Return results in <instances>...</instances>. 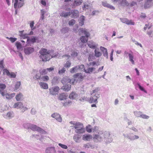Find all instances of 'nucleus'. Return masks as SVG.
I'll return each instance as SVG.
<instances>
[{
  "label": "nucleus",
  "instance_id": "f257e3e1",
  "mask_svg": "<svg viewBox=\"0 0 153 153\" xmlns=\"http://www.w3.org/2000/svg\"><path fill=\"white\" fill-rule=\"evenodd\" d=\"M39 53L40 54L39 57L43 61H48L51 58L49 51L46 49H41L39 51Z\"/></svg>",
  "mask_w": 153,
  "mask_h": 153
},
{
  "label": "nucleus",
  "instance_id": "f03ea898",
  "mask_svg": "<svg viewBox=\"0 0 153 153\" xmlns=\"http://www.w3.org/2000/svg\"><path fill=\"white\" fill-rule=\"evenodd\" d=\"M92 96L90 97L88 100V102L90 103H95L97 104V99L99 95L98 91L96 90L93 91V93L91 94Z\"/></svg>",
  "mask_w": 153,
  "mask_h": 153
},
{
  "label": "nucleus",
  "instance_id": "7ed1b4c3",
  "mask_svg": "<svg viewBox=\"0 0 153 153\" xmlns=\"http://www.w3.org/2000/svg\"><path fill=\"white\" fill-rule=\"evenodd\" d=\"M74 127L76 129L75 132L78 134H82L85 132V129L83 128V126L82 123H78L74 124Z\"/></svg>",
  "mask_w": 153,
  "mask_h": 153
},
{
  "label": "nucleus",
  "instance_id": "20e7f679",
  "mask_svg": "<svg viewBox=\"0 0 153 153\" xmlns=\"http://www.w3.org/2000/svg\"><path fill=\"white\" fill-rule=\"evenodd\" d=\"M74 79H72L73 81L72 82V84L74 85L75 82H76L77 81L76 80V79H77V80L79 81H82L85 76L83 75L81 73H77L73 75Z\"/></svg>",
  "mask_w": 153,
  "mask_h": 153
},
{
  "label": "nucleus",
  "instance_id": "39448f33",
  "mask_svg": "<svg viewBox=\"0 0 153 153\" xmlns=\"http://www.w3.org/2000/svg\"><path fill=\"white\" fill-rule=\"evenodd\" d=\"M24 4L23 0H15L14 7L16 9L17 7L19 8L22 6Z\"/></svg>",
  "mask_w": 153,
  "mask_h": 153
},
{
  "label": "nucleus",
  "instance_id": "423d86ee",
  "mask_svg": "<svg viewBox=\"0 0 153 153\" xmlns=\"http://www.w3.org/2000/svg\"><path fill=\"white\" fill-rule=\"evenodd\" d=\"M59 88L58 87H55L50 88L49 89L50 93L53 95L57 94Z\"/></svg>",
  "mask_w": 153,
  "mask_h": 153
},
{
  "label": "nucleus",
  "instance_id": "0eeeda50",
  "mask_svg": "<svg viewBox=\"0 0 153 153\" xmlns=\"http://www.w3.org/2000/svg\"><path fill=\"white\" fill-rule=\"evenodd\" d=\"M24 31V30L22 31H19L20 33L19 36L21 37L23 39H27V43H29L30 38L28 36V34H27L23 33Z\"/></svg>",
  "mask_w": 153,
  "mask_h": 153
},
{
  "label": "nucleus",
  "instance_id": "6e6552de",
  "mask_svg": "<svg viewBox=\"0 0 153 153\" xmlns=\"http://www.w3.org/2000/svg\"><path fill=\"white\" fill-rule=\"evenodd\" d=\"M51 117L53 118H55L57 121L59 122H61L62 121V118L61 116L57 113H54L52 114Z\"/></svg>",
  "mask_w": 153,
  "mask_h": 153
},
{
  "label": "nucleus",
  "instance_id": "1a4fd4ad",
  "mask_svg": "<svg viewBox=\"0 0 153 153\" xmlns=\"http://www.w3.org/2000/svg\"><path fill=\"white\" fill-rule=\"evenodd\" d=\"M73 81L72 79H71L68 77H64L61 80V82L63 84H68L70 83L72 84V82Z\"/></svg>",
  "mask_w": 153,
  "mask_h": 153
},
{
  "label": "nucleus",
  "instance_id": "9d476101",
  "mask_svg": "<svg viewBox=\"0 0 153 153\" xmlns=\"http://www.w3.org/2000/svg\"><path fill=\"white\" fill-rule=\"evenodd\" d=\"M13 107L14 108H24V109H27L26 107H24L23 103L21 102H17L15 103L13 106Z\"/></svg>",
  "mask_w": 153,
  "mask_h": 153
},
{
  "label": "nucleus",
  "instance_id": "9b49d317",
  "mask_svg": "<svg viewBox=\"0 0 153 153\" xmlns=\"http://www.w3.org/2000/svg\"><path fill=\"white\" fill-rule=\"evenodd\" d=\"M4 74H6L8 76L11 78H15L16 77V75L15 73L13 72L10 73L7 69H4Z\"/></svg>",
  "mask_w": 153,
  "mask_h": 153
},
{
  "label": "nucleus",
  "instance_id": "f8f14e48",
  "mask_svg": "<svg viewBox=\"0 0 153 153\" xmlns=\"http://www.w3.org/2000/svg\"><path fill=\"white\" fill-rule=\"evenodd\" d=\"M131 53H128L126 51H125L124 52V53L125 54H128L129 60V61L131 62L132 64H134V61L133 60L134 59V56L133 55V52L131 51Z\"/></svg>",
  "mask_w": 153,
  "mask_h": 153
},
{
  "label": "nucleus",
  "instance_id": "ddd939ff",
  "mask_svg": "<svg viewBox=\"0 0 153 153\" xmlns=\"http://www.w3.org/2000/svg\"><path fill=\"white\" fill-rule=\"evenodd\" d=\"M31 129L34 131H37L39 132H41L43 131V129L35 125H32L30 126Z\"/></svg>",
  "mask_w": 153,
  "mask_h": 153
},
{
  "label": "nucleus",
  "instance_id": "4468645a",
  "mask_svg": "<svg viewBox=\"0 0 153 153\" xmlns=\"http://www.w3.org/2000/svg\"><path fill=\"white\" fill-rule=\"evenodd\" d=\"M34 51V48L29 47L26 48L24 49L25 53L26 54H29L33 52Z\"/></svg>",
  "mask_w": 153,
  "mask_h": 153
},
{
  "label": "nucleus",
  "instance_id": "2eb2a0df",
  "mask_svg": "<svg viewBox=\"0 0 153 153\" xmlns=\"http://www.w3.org/2000/svg\"><path fill=\"white\" fill-rule=\"evenodd\" d=\"M100 49L102 52L103 56L107 59L108 58V53L106 48L103 47L101 46L100 47Z\"/></svg>",
  "mask_w": 153,
  "mask_h": 153
},
{
  "label": "nucleus",
  "instance_id": "dca6fc26",
  "mask_svg": "<svg viewBox=\"0 0 153 153\" xmlns=\"http://www.w3.org/2000/svg\"><path fill=\"white\" fill-rule=\"evenodd\" d=\"M6 88V86L4 84L0 83V93L3 97H4L5 95L3 90Z\"/></svg>",
  "mask_w": 153,
  "mask_h": 153
},
{
  "label": "nucleus",
  "instance_id": "f3484780",
  "mask_svg": "<svg viewBox=\"0 0 153 153\" xmlns=\"http://www.w3.org/2000/svg\"><path fill=\"white\" fill-rule=\"evenodd\" d=\"M79 30V32H81L82 33H84L85 36L88 37L90 36L89 33L88 31L86 29L82 28H80Z\"/></svg>",
  "mask_w": 153,
  "mask_h": 153
},
{
  "label": "nucleus",
  "instance_id": "a211bd4d",
  "mask_svg": "<svg viewBox=\"0 0 153 153\" xmlns=\"http://www.w3.org/2000/svg\"><path fill=\"white\" fill-rule=\"evenodd\" d=\"M122 22L125 23L128 25H134V22H133L131 20H129L127 19L124 18L123 19Z\"/></svg>",
  "mask_w": 153,
  "mask_h": 153
},
{
  "label": "nucleus",
  "instance_id": "6ab92c4d",
  "mask_svg": "<svg viewBox=\"0 0 153 153\" xmlns=\"http://www.w3.org/2000/svg\"><path fill=\"white\" fill-rule=\"evenodd\" d=\"M102 5L105 7H106L108 8H109L111 10H114L115 9V8L113 6L105 2H102Z\"/></svg>",
  "mask_w": 153,
  "mask_h": 153
},
{
  "label": "nucleus",
  "instance_id": "aec40b11",
  "mask_svg": "<svg viewBox=\"0 0 153 153\" xmlns=\"http://www.w3.org/2000/svg\"><path fill=\"white\" fill-rule=\"evenodd\" d=\"M68 97V95L65 93H62L59 94V99L60 100H63L66 99Z\"/></svg>",
  "mask_w": 153,
  "mask_h": 153
},
{
  "label": "nucleus",
  "instance_id": "412c9836",
  "mask_svg": "<svg viewBox=\"0 0 153 153\" xmlns=\"http://www.w3.org/2000/svg\"><path fill=\"white\" fill-rule=\"evenodd\" d=\"M79 12L77 10H73L71 14L72 13V17L74 18H76L79 16Z\"/></svg>",
  "mask_w": 153,
  "mask_h": 153
},
{
  "label": "nucleus",
  "instance_id": "4be33fe9",
  "mask_svg": "<svg viewBox=\"0 0 153 153\" xmlns=\"http://www.w3.org/2000/svg\"><path fill=\"white\" fill-rule=\"evenodd\" d=\"M39 84L42 88L44 89H47L48 88V87L47 84L42 82H40Z\"/></svg>",
  "mask_w": 153,
  "mask_h": 153
},
{
  "label": "nucleus",
  "instance_id": "5701e85b",
  "mask_svg": "<svg viewBox=\"0 0 153 153\" xmlns=\"http://www.w3.org/2000/svg\"><path fill=\"white\" fill-rule=\"evenodd\" d=\"M85 17L83 16H81L79 19V24L82 26L84 24V21L85 20Z\"/></svg>",
  "mask_w": 153,
  "mask_h": 153
},
{
  "label": "nucleus",
  "instance_id": "b1692460",
  "mask_svg": "<svg viewBox=\"0 0 153 153\" xmlns=\"http://www.w3.org/2000/svg\"><path fill=\"white\" fill-rule=\"evenodd\" d=\"M71 14V12H65V11L62 12L61 13L60 15L62 17H67L69 16H70Z\"/></svg>",
  "mask_w": 153,
  "mask_h": 153
},
{
  "label": "nucleus",
  "instance_id": "393cba45",
  "mask_svg": "<svg viewBox=\"0 0 153 153\" xmlns=\"http://www.w3.org/2000/svg\"><path fill=\"white\" fill-rule=\"evenodd\" d=\"M77 96V95L75 92H72L69 95V98L71 99H74Z\"/></svg>",
  "mask_w": 153,
  "mask_h": 153
},
{
  "label": "nucleus",
  "instance_id": "a878e982",
  "mask_svg": "<svg viewBox=\"0 0 153 153\" xmlns=\"http://www.w3.org/2000/svg\"><path fill=\"white\" fill-rule=\"evenodd\" d=\"M88 37L85 36H82L80 38L81 42L83 43L87 42L88 40Z\"/></svg>",
  "mask_w": 153,
  "mask_h": 153
},
{
  "label": "nucleus",
  "instance_id": "bb28decb",
  "mask_svg": "<svg viewBox=\"0 0 153 153\" xmlns=\"http://www.w3.org/2000/svg\"><path fill=\"white\" fill-rule=\"evenodd\" d=\"M71 88V85H65L62 87V89L65 91H68L70 90Z\"/></svg>",
  "mask_w": 153,
  "mask_h": 153
},
{
  "label": "nucleus",
  "instance_id": "cd10ccee",
  "mask_svg": "<svg viewBox=\"0 0 153 153\" xmlns=\"http://www.w3.org/2000/svg\"><path fill=\"white\" fill-rule=\"evenodd\" d=\"M15 95V93H13L12 94H10L9 93H7L5 94V96L6 98L7 99H11L13 98Z\"/></svg>",
  "mask_w": 153,
  "mask_h": 153
},
{
  "label": "nucleus",
  "instance_id": "c85d7f7f",
  "mask_svg": "<svg viewBox=\"0 0 153 153\" xmlns=\"http://www.w3.org/2000/svg\"><path fill=\"white\" fill-rule=\"evenodd\" d=\"M84 140L89 141L92 139V136L91 135H84L82 137Z\"/></svg>",
  "mask_w": 153,
  "mask_h": 153
},
{
  "label": "nucleus",
  "instance_id": "c756f323",
  "mask_svg": "<svg viewBox=\"0 0 153 153\" xmlns=\"http://www.w3.org/2000/svg\"><path fill=\"white\" fill-rule=\"evenodd\" d=\"M82 0H75L74 2V5L76 6H79L82 4Z\"/></svg>",
  "mask_w": 153,
  "mask_h": 153
},
{
  "label": "nucleus",
  "instance_id": "7c9ffc66",
  "mask_svg": "<svg viewBox=\"0 0 153 153\" xmlns=\"http://www.w3.org/2000/svg\"><path fill=\"white\" fill-rule=\"evenodd\" d=\"M95 56L96 57H98L102 55V53L99 51V49H96L94 51Z\"/></svg>",
  "mask_w": 153,
  "mask_h": 153
},
{
  "label": "nucleus",
  "instance_id": "2f4dec72",
  "mask_svg": "<svg viewBox=\"0 0 153 153\" xmlns=\"http://www.w3.org/2000/svg\"><path fill=\"white\" fill-rule=\"evenodd\" d=\"M95 69V68H89L86 69H84V71L86 73H90L92 72Z\"/></svg>",
  "mask_w": 153,
  "mask_h": 153
},
{
  "label": "nucleus",
  "instance_id": "473e14b6",
  "mask_svg": "<svg viewBox=\"0 0 153 153\" xmlns=\"http://www.w3.org/2000/svg\"><path fill=\"white\" fill-rule=\"evenodd\" d=\"M22 97L23 95L21 93H19L16 96L15 98L17 101H19L22 98Z\"/></svg>",
  "mask_w": 153,
  "mask_h": 153
},
{
  "label": "nucleus",
  "instance_id": "72a5a7b5",
  "mask_svg": "<svg viewBox=\"0 0 153 153\" xmlns=\"http://www.w3.org/2000/svg\"><path fill=\"white\" fill-rule=\"evenodd\" d=\"M88 45V46L91 48L94 49L96 48V46L93 42L89 41Z\"/></svg>",
  "mask_w": 153,
  "mask_h": 153
},
{
  "label": "nucleus",
  "instance_id": "f704fd0d",
  "mask_svg": "<svg viewBox=\"0 0 153 153\" xmlns=\"http://www.w3.org/2000/svg\"><path fill=\"white\" fill-rule=\"evenodd\" d=\"M120 4L124 6H128L129 5V3L126 0H122L120 3Z\"/></svg>",
  "mask_w": 153,
  "mask_h": 153
},
{
  "label": "nucleus",
  "instance_id": "c9c22d12",
  "mask_svg": "<svg viewBox=\"0 0 153 153\" xmlns=\"http://www.w3.org/2000/svg\"><path fill=\"white\" fill-rule=\"evenodd\" d=\"M93 138L94 139H96L98 141H100L102 140V138L99 135L95 134L94 135Z\"/></svg>",
  "mask_w": 153,
  "mask_h": 153
},
{
  "label": "nucleus",
  "instance_id": "e433bc0d",
  "mask_svg": "<svg viewBox=\"0 0 153 153\" xmlns=\"http://www.w3.org/2000/svg\"><path fill=\"white\" fill-rule=\"evenodd\" d=\"M38 39V38L35 36H33L30 39L29 41V42H30L33 43H34L36 42V40H37Z\"/></svg>",
  "mask_w": 153,
  "mask_h": 153
},
{
  "label": "nucleus",
  "instance_id": "4c0bfd02",
  "mask_svg": "<svg viewBox=\"0 0 153 153\" xmlns=\"http://www.w3.org/2000/svg\"><path fill=\"white\" fill-rule=\"evenodd\" d=\"M78 70V68L77 66H76L70 69V71L71 73L73 74L75 72H76Z\"/></svg>",
  "mask_w": 153,
  "mask_h": 153
},
{
  "label": "nucleus",
  "instance_id": "58836bf2",
  "mask_svg": "<svg viewBox=\"0 0 153 153\" xmlns=\"http://www.w3.org/2000/svg\"><path fill=\"white\" fill-rule=\"evenodd\" d=\"M41 79L44 81H47L49 79V76L47 75H45L42 76Z\"/></svg>",
  "mask_w": 153,
  "mask_h": 153
},
{
  "label": "nucleus",
  "instance_id": "ea45409f",
  "mask_svg": "<svg viewBox=\"0 0 153 153\" xmlns=\"http://www.w3.org/2000/svg\"><path fill=\"white\" fill-rule=\"evenodd\" d=\"M146 3L144 4V7L145 8H147L148 7H150V6L148 4V3L151 2V1H152V0H146Z\"/></svg>",
  "mask_w": 153,
  "mask_h": 153
},
{
  "label": "nucleus",
  "instance_id": "a19ab883",
  "mask_svg": "<svg viewBox=\"0 0 153 153\" xmlns=\"http://www.w3.org/2000/svg\"><path fill=\"white\" fill-rule=\"evenodd\" d=\"M71 65V63L69 61H67L64 64V66L65 68H69Z\"/></svg>",
  "mask_w": 153,
  "mask_h": 153
},
{
  "label": "nucleus",
  "instance_id": "79ce46f5",
  "mask_svg": "<svg viewBox=\"0 0 153 153\" xmlns=\"http://www.w3.org/2000/svg\"><path fill=\"white\" fill-rule=\"evenodd\" d=\"M86 130L87 132L90 133L92 131V128L91 126L90 125H88L87 126L86 128Z\"/></svg>",
  "mask_w": 153,
  "mask_h": 153
},
{
  "label": "nucleus",
  "instance_id": "37998d69",
  "mask_svg": "<svg viewBox=\"0 0 153 153\" xmlns=\"http://www.w3.org/2000/svg\"><path fill=\"white\" fill-rule=\"evenodd\" d=\"M21 85V82H17L16 85L15 87V90H17L18 89L20 86Z\"/></svg>",
  "mask_w": 153,
  "mask_h": 153
},
{
  "label": "nucleus",
  "instance_id": "c03bdc74",
  "mask_svg": "<svg viewBox=\"0 0 153 153\" xmlns=\"http://www.w3.org/2000/svg\"><path fill=\"white\" fill-rule=\"evenodd\" d=\"M139 138V137L138 136L134 135L133 136L129 138V139L131 140H134L135 139H138Z\"/></svg>",
  "mask_w": 153,
  "mask_h": 153
},
{
  "label": "nucleus",
  "instance_id": "a18cd8bd",
  "mask_svg": "<svg viewBox=\"0 0 153 153\" xmlns=\"http://www.w3.org/2000/svg\"><path fill=\"white\" fill-rule=\"evenodd\" d=\"M75 23V21L74 19H72L70 21L68 22V24L69 25H73Z\"/></svg>",
  "mask_w": 153,
  "mask_h": 153
},
{
  "label": "nucleus",
  "instance_id": "49530a36",
  "mask_svg": "<svg viewBox=\"0 0 153 153\" xmlns=\"http://www.w3.org/2000/svg\"><path fill=\"white\" fill-rule=\"evenodd\" d=\"M7 38L9 39L12 43L14 42L17 40L16 38L13 37L8 38L7 37Z\"/></svg>",
  "mask_w": 153,
  "mask_h": 153
},
{
  "label": "nucleus",
  "instance_id": "de8ad7c7",
  "mask_svg": "<svg viewBox=\"0 0 153 153\" xmlns=\"http://www.w3.org/2000/svg\"><path fill=\"white\" fill-rule=\"evenodd\" d=\"M34 24V22L33 21H32L30 23V27H31L32 30H33L35 29V27H33Z\"/></svg>",
  "mask_w": 153,
  "mask_h": 153
},
{
  "label": "nucleus",
  "instance_id": "09e8293b",
  "mask_svg": "<svg viewBox=\"0 0 153 153\" xmlns=\"http://www.w3.org/2000/svg\"><path fill=\"white\" fill-rule=\"evenodd\" d=\"M47 69L42 70L41 72H40L41 74L42 75H44L47 74Z\"/></svg>",
  "mask_w": 153,
  "mask_h": 153
},
{
  "label": "nucleus",
  "instance_id": "8fccbe9b",
  "mask_svg": "<svg viewBox=\"0 0 153 153\" xmlns=\"http://www.w3.org/2000/svg\"><path fill=\"white\" fill-rule=\"evenodd\" d=\"M59 145L63 149H66L68 148L67 146L65 145L59 143Z\"/></svg>",
  "mask_w": 153,
  "mask_h": 153
},
{
  "label": "nucleus",
  "instance_id": "3c124183",
  "mask_svg": "<svg viewBox=\"0 0 153 153\" xmlns=\"http://www.w3.org/2000/svg\"><path fill=\"white\" fill-rule=\"evenodd\" d=\"M77 67L78 68V69H80V70H82V69H85L84 68L85 66L84 65H79L77 66Z\"/></svg>",
  "mask_w": 153,
  "mask_h": 153
},
{
  "label": "nucleus",
  "instance_id": "603ef678",
  "mask_svg": "<svg viewBox=\"0 0 153 153\" xmlns=\"http://www.w3.org/2000/svg\"><path fill=\"white\" fill-rule=\"evenodd\" d=\"M65 71V70L64 68H62L61 70H59L58 73L59 74H62L64 73Z\"/></svg>",
  "mask_w": 153,
  "mask_h": 153
},
{
  "label": "nucleus",
  "instance_id": "864d4df0",
  "mask_svg": "<svg viewBox=\"0 0 153 153\" xmlns=\"http://www.w3.org/2000/svg\"><path fill=\"white\" fill-rule=\"evenodd\" d=\"M140 117L143 119H148L149 118V117L145 114H141L140 115Z\"/></svg>",
  "mask_w": 153,
  "mask_h": 153
},
{
  "label": "nucleus",
  "instance_id": "5fc2aeb1",
  "mask_svg": "<svg viewBox=\"0 0 153 153\" xmlns=\"http://www.w3.org/2000/svg\"><path fill=\"white\" fill-rule=\"evenodd\" d=\"M72 103V102L71 101H68V102H65L64 103V106H66L67 105H69Z\"/></svg>",
  "mask_w": 153,
  "mask_h": 153
},
{
  "label": "nucleus",
  "instance_id": "6e6d98bb",
  "mask_svg": "<svg viewBox=\"0 0 153 153\" xmlns=\"http://www.w3.org/2000/svg\"><path fill=\"white\" fill-rule=\"evenodd\" d=\"M139 86V89L142 91H143L144 92H145V93H146V91H145L144 89L143 88V87H142L139 84H137Z\"/></svg>",
  "mask_w": 153,
  "mask_h": 153
},
{
  "label": "nucleus",
  "instance_id": "4d7b16f0",
  "mask_svg": "<svg viewBox=\"0 0 153 153\" xmlns=\"http://www.w3.org/2000/svg\"><path fill=\"white\" fill-rule=\"evenodd\" d=\"M16 45L17 48H19L21 47V45L20 43L18 42L16 43Z\"/></svg>",
  "mask_w": 153,
  "mask_h": 153
},
{
  "label": "nucleus",
  "instance_id": "13d9d810",
  "mask_svg": "<svg viewBox=\"0 0 153 153\" xmlns=\"http://www.w3.org/2000/svg\"><path fill=\"white\" fill-rule=\"evenodd\" d=\"M73 138L75 141L77 142V140H79V138L77 135H75L74 136Z\"/></svg>",
  "mask_w": 153,
  "mask_h": 153
},
{
  "label": "nucleus",
  "instance_id": "bf43d9fd",
  "mask_svg": "<svg viewBox=\"0 0 153 153\" xmlns=\"http://www.w3.org/2000/svg\"><path fill=\"white\" fill-rule=\"evenodd\" d=\"M89 7L88 4H84L82 6V8L83 10H84L85 9H88Z\"/></svg>",
  "mask_w": 153,
  "mask_h": 153
},
{
  "label": "nucleus",
  "instance_id": "052dcab7",
  "mask_svg": "<svg viewBox=\"0 0 153 153\" xmlns=\"http://www.w3.org/2000/svg\"><path fill=\"white\" fill-rule=\"evenodd\" d=\"M113 52H114V51L113 50H112V51H111V52L110 53V59L111 61H112L113 60Z\"/></svg>",
  "mask_w": 153,
  "mask_h": 153
},
{
  "label": "nucleus",
  "instance_id": "680f3d73",
  "mask_svg": "<svg viewBox=\"0 0 153 153\" xmlns=\"http://www.w3.org/2000/svg\"><path fill=\"white\" fill-rule=\"evenodd\" d=\"M42 15L41 16V19L42 20H43L45 18V13L44 11L41 12Z\"/></svg>",
  "mask_w": 153,
  "mask_h": 153
},
{
  "label": "nucleus",
  "instance_id": "e2e57ef3",
  "mask_svg": "<svg viewBox=\"0 0 153 153\" xmlns=\"http://www.w3.org/2000/svg\"><path fill=\"white\" fill-rule=\"evenodd\" d=\"M41 4H42L43 5L45 6L46 5V3L45 1L42 0L41 1Z\"/></svg>",
  "mask_w": 153,
  "mask_h": 153
},
{
  "label": "nucleus",
  "instance_id": "0e129e2a",
  "mask_svg": "<svg viewBox=\"0 0 153 153\" xmlns=\"http://www.w3.org/2000/svg\"><path fill=\"white\" fill-rule=\"evenodd\" d=\"M136 4H137V3L136 2H134V1H132L131 3V4H130V6L131 7H132Z\"/></svg>",
  "mask_w": 153,
  "mask_h": 153
},
{
  "label": "nucleus",
  "instance_id": "69168bd1",
  "mask_svg": "<svg viewBox=\"0 0 153 153\" xmlns=\"http://www.w3.org/2000/svg\"><path fill=\"white\" fill-rule=\"evenodd\" d=\"M36 78L38 80L40 78V76L39 74H37L36 75Z\"/></svg>",
  "mask_w": 153,
  "mask_h": 153
},
{
  "label": "nucleus",
  "instance_id": "338daca9",
  "mask_svg": "<svg viewBox=\"0 0 153 153\" xmlns=\"http://www.w3.org/2000/svg\"><path fill=\"white\" fill-rule=\"evenodd\" d=\"M3 61H0V68L3 67Z\"/></svg>",
  "mask_w": 153,
  "mask_h": 153
},
{
  "label": "nucleus",
  "instance_id": "774afa93",
  "mask_svg": "<svg viewBox=\"0 0 153 153\" xmlns=\"http://www.w3.org/2000/svg\"><path fill=\"white\" fill-rule=\"evenodd\" d=\"M96 62H91L89 63V65H92V66H94L96 65Z\"/></svg>",
  "mask_w": 153,
  "mask_h": 153
}]
</instances>
